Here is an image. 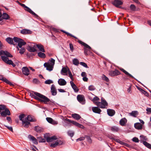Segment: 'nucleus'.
<instances>
[{"instance_id": "41", "label": "nucleus", "mask_w": 151, "mask_h": 151, "mask_svg": "<svg viewBox=\"0 0 151 151\" xmlns=\"http://www.w3.org/2000/svg\"><path fill=\"white\" fill-rule=\"evenodd\" d=\"M102 78L103 80L107 82H108L109 81V79L104 75L102 76Z\"/></svg>"}, {"instance_id": "50", "label": "nucleus", "mask_w": 151, "mask_h": 151, "mask_svg": "<svg viewBox=\"0 0 151 151\" xmlns=\"http://www.w3.org/2000/svg\"><path fill=\"white\" fill-rule=\"evenodd\" d=\"M85 137H81L77 139H76V141L77 142H78V141H81L85 139Z\"/></svg>"}, {"instance_id": "28", "label": "nucleus", "mask_w": 151, "mask_h": 151, "mask_svg": "<svg viewBox=\"0 0 151 151\" xmlns=\"http://www.w3.org/2000/svg\"><path fill=\"white\" fill-rule=\"evenodd\" d=\"M22 123L23 124H24V127L26 128H27L30 124V123L27 121L26 119L24 121H22Z\"/></svg>"}, {"instance_id": "48", "label": "nucleus", "mask_w": 151, "mask_h": 151, "mask_svg": "<svg viewBox=\"0 0 151 151\" xmlns=\"http://www.w3.org/2000/svg\"><path fill=\"white\" fill-rule=\"evenodd\" d=\"M67 70L65 68H63L61 70V72H63L65 73H67Z\"/></svg>"}, {"instance_id": "20", "label": "nucleus", "mask_w": 151, "mask_h": 151, "mask_svg": "<svg viewBox=\"0 0 151 151\" xmlns=\"http://www.w3.org/2000/svg\"><path fill=\"white\" fill-rule=\"evenodd\" d=\"M70 83L72 88L74 91L75 92H78L79 90L73 82L72 81H71Z\"/></svg>"}, {"instance_id": "53", "label": "nucleus", "mask_w": 151, "mask_h": 151, "mask_svg": "<svg viewBox=\"0 0 151 151\" xmlns=\"http://www.w3.org/2000/svg\"><path fill=\"white\" fill-rule=\"evenodd\" d=\"M81 64L82 66H83L84 67L86 68H88V66L85 63L81 62L80 63Z\"/></svg>"}, {"instance_id": "11", "label": "nucleus", "mask_w": 151, "mask_h": 151, "mask_svg": "<svg viewBox=\"0 0 151 151\" xmlns=\"http://www.w3.org/2000/svg\"><path fill=\"white\" fill-rule=\"evenodd\" d=\"M78 100L82 104H85L84 96L83 95H78L77 96Z\"/></svg>"}, {"instance_id": "1", "label": "nucleus", "mask_w": 151, "mask_h": 151, "mask_svg": "<svg viewBox=\"0 0 151 151\" xmlns=\"http://www.w3.org/2000/svg\"><path fill=\"white\" fill-rule=\"evenodd\" d=\"M34 95H32V97L40 102H43L45 104H48L50 105H55V101L50 100L46 96L37 92H34Z\"/></svg>"}, {"instance_id": "43", "label": "nucleus", "mask_w": 151, "mask_h": 151, "mask_svg": "<svg viewBox=\"0 0 151 151\" xmlns=\"http://www.w3.org/2000/svg\"><path fill=\"white\" fill-rule=\"evenodd\" d=\"M5 106L4 105H0V113L2 111L4 110L6 108Z\"/></svg>"}, {"instance_id": "31", "label": "nucleus", "mask_w": 151, "mask_h": 151, "mask_svg": "<svg viewBox=\"0 0 151 151\" xmlns=\"http://www.w3.org/2000/svg\"><path fill=\"white\" fill-rule=\"evenodd\" d=\"M120 69L122 71L123 73H124L125 74L128 76H130L131 78H134V77L132 76L131 74L128 73L126 71L124 70V69L122 68H120Z\"/></svg>"}, {"instance_id": "37", "label": "nucleus", "mask_w": 151, "mask_h": 151, "mask_svg": "<svg viewBox=\"0 0 151 151\" xmlns=\"http://www.w3.org/2000/svg\"><path fill=\"white\" fill-rule=\"evenodd\" d=\"M130 115L132 116L136 117L138 114V112L136 111H132V112L130 113Z\"/></svg>"}, {"instance_id": "26", "label": "nucleus", "mask_w": 151, "mask_h": 151, "mask_svg": "<svg viewBox=\"0 0 151 151\" xmlns=\"http://www.w3.org/2000/svg\"><path fill=\"white\" fill-rule=\"evenodd\" d=\"M6 40L7 42L10 44H12L14 45H15V44L14 43L15 42H13V39H12V38L8 37L6 39Z\"/></svg>"}, {"instance_id": "25", "label": "nucleus", "mask_w": 151, "mask_h": 151, "mask_svg": "<svg viewBox=\"0 0 151 151\" xmlns=\"http://www.w3.org/2000/svg\"><path fill=\"white\" fill-rule=\"evenodd\" d=\"M27 50L30 52H33L36 51V47L34 45L33 47L29 46L27 47Z\"/></svg>"}, {"instance_id": "9", "label": "nucleus", "mask_w": 151, "mask_h": 151, "mask_svg": "<svg viewBox=\"0 0 151 151\" xmlns=\"http://www.w3.org/2000/svg\"><path fill=\"white\" fill-rule=\"evenodd\" d=\"M112 4L116 7L120 8V6H119V5H122L123 4V2L120 0H114L112 2Z\"/></svg>"}, {"instance_id": "35", "label": "nucleus", "mask_w": 151, "mask_h": 151, "mask_svg": "<svg viewBox=\"0 0 151 151\" xmlns=\"http://www.w3.org/2000/svg\"><path fill=\"white\" fill-rule=\"evenodd\" d=\"M111 130L113 132H118L119 130V129L117 127L113 126L111 127Z\"/></svg>"}, {"instance_id": "38", "label": "nucleus", "mask_w": 151, "mask_h": 151, "mask_svg": "<svg viewBox=\"0 0 151 151\" xmlns=\"http://www.w3.org/2000/svg\"><path fill=\"white\" fill-rule=\"evenodd\" d=\"M73 64L75 65H77L79 64V61L76 58H74L73 60Z\"/></svg>"}, {"instance_id": "16", "label": "nucleus", "mask_w": 151, "mask_h": 151, "mask_svg": "<svg viewBox=\"0 0 151 151\" xmlns=\"http://www.w3.org/2000/svg\"><path fill=\"white\" fill-rule=\"evenodd\" d=\"M4 55L7 57H12V55L6 51H3L1 50L0 51V55Z\"/></svg>"}, {"instance_id": "5", "label": "nucleus", "mask_w": 151, "mask_h": 151, "mask_svg": "<svg viewBox=\"0 0 151 151\" xmlns=\"http://www.w3.org/2000/svg\"><path fill=\"white\" fill-rule=\"evenodd\" d=\"M1 58L7 64L11 65L14 67L15 66V65L13 63L12 61L11 60H9L7 57L4 56H1Z\"/></svg>"}, {"instance_id": "18", "label": "nucleus", "mask_w": 151, "mask_h": 151, "mask_svg": "<svg viewBox=\"0 0 151 151\" xmlns=\"http://www.w3.org/2000/svg\"><path fill=\"white\" fill-rule=\"evenodd\" d=\"M92 109L94 112L98 114H100L101 111V110L97 107H92Z\"/></svg>"}, {"instance_id": "56", "label": "nucleus", "mask_w": 151, "mask_h": 151, "mask_svg": "<svg viewBox=\"0 0 151 151\" xmlns=\"http://www.w3.org/2000/svg\"><path fill=\"white\" fill-rule=\"evenodd\" d=\"M86 137L87 139L89 142L90 143L92 141L90 137H89L88 136H86Z\"/></svg>"}, {"instance_id": "12", "label": "nucleus", "mask_w": 151, "mask_h": 151, "mask_svg": "<svg viewBox=\"0 0 151 151\" xmlns=\"http://www.w3.org/2000/svg\"><path fill=\"white\" fill-rule=\"evenodd\" d=\"M120 72L117 70L111 71L109 72V74L111 76H113L120 74Z\"/></svg>"}, {"instance_id": "10", "label": "nucleus", "mask_w": 151, "mask_h": 151, "mask_svg": "<svg viewBox=\"0 0 151 151\" xmlns=\"http://www.w3.org/2000/svg\"><path fill=\"white\" fill-rule=\"evenodd\" d=\"M67 121L69 122L72 123L74 125H75V126L77 127H79L81 128H84V127L83 125L76 122L73 120H71L69 119H68L67 120Z\"/></svg>"}, {"instance_id": "2", "label": "nucleus", "mask_w": 151, "mask_h": 151, "mask_svg": "<svg viewBox=\"0 0 151 151\" xmlns=\"http://www.w3.org/2000/svg\"><path fill=\"white\" fill-rule=\"evenodd\" d=\"M99 100V99L97 96H95L92 101L98 106L101 108H105L106 106L108 105V103L103 98H101V102H97Z\"/></svg>"}, {"instance_id": "61", "label": "nucleus", "mask_w": 151, "mask_h": 151, "mask_svg": "<svg viewBox=\"0 0 151 151\" xmlns=\"http://www.w3.org/2000/svg\"><path fill=\"white\" fill-rule=\"evenodd\" d=\"M83 79L84 81H87L88 80V78L86 76L83 77Z\"/></svg>"}, {"instance_id": "57", "label": "nucleus", "mask_w": 151, "mask_h": 151, "mask_svg": "<svg viewBox=\"0 0 151 151\" xmlns=\"http://www.w3.org/2000/svg\"><path fill=\"white\" fill-rule=\"evenodd\" d=\"M5 126L9 130L13 132V129L12 127H9L5 125Z\"/></svg>"}, {"instance_id": "17", "label": "nucleus", "mask_w": 151, "mask_h": 151, "mask_svg": "<svg viewBox=\"0 0 151 151\" xmlns=\"http://www.w3.org/2000/svg\"><path fill=\"white\" fill-rule=\"evenodd\" d=\"M51 91L52 94L53 96H55L57 94V91L54 85H52L51 86Z\"/></svg>"}, {"instance_id": "6", "label": "nucleus", "mask_w": 151, "mask_h": 151, "mask_svg": "<svg viewBox=\"0 0 151 151\" xmlns=\"http://www.w3.org/2000/svg\"><path fill=\"white\" fill-rule=\"evenodd\" d=\"M18 3L20 5L24 8V9L25 10L29 12V13L32 14L35 16H37L35 13L32 11L27 6H26L25 4L19 2Z\"/></svg>"}, {"instance_id": "40", "label": "nucleus", "mask_w": 151, "mask_h": 151, "mask_svg": "<svg viewBox=\"0 0 151 151\" xmlns=\"http://www.w3.org/2000/svg\"><path fill=\"white\" fill-rule=\"evenodd\" d=\"M38 55L41 58H45V54L41 52L38 53Z\"/></svg>"}, {"instance_id": "24", "label": "nucleus", "mask_w": 151, "mask_h": 151, "mask_svg": "<svg viewBox=\"0 0 151 151\" xmlns=\"http://www.w3.org/2000/svg\"><path fill=\"white\" fill-rule=\"evenodd\" d=\"M107 112L108 115L111 116H113L115 114V111L112 109H107Z\"/></svg>"}, {"instance_id": "47", "label": "nucleus", "mask_w": 151, "mask_h": 151, "mask_svg": "<svg viewBox=\"0 0 151 151\" xmlns=\"http://www.w3.org/2000/svg\"><path fill=\"white\" fill-rule=\"evenodd\" d=\"M25 50V49L24 48V47L21 48H21L20 50L19 53L21 54H23Z\"/></svg>"}, {"instance_id": "34", "label": "nucleus", "mask_w": 151, "mask_h": 151, "mask_svg": "<svg viewBox=\"0 0 151 151\" xmlns=\"http://www.w3.org/2000/svg\"><path fill=\"white\" fill-rule=\"evenodd\" d=\"M35 128V130L38 132H40L42 131V129L39 126H36Z\"/></svg>"}, {"instance_id": "32", "label": "nucleus", "mask_w": 151, "mask_h": 151, "mask_svg": "<svg viewBox=\"0 0 151 151\" xmlns=\"http://www.w3.org/2000/svg\"><path fill=\"white\" fill-rule=\"evenodd\" d=\"M60 142V141L59 140H57L56 142L55 143H52L50 145V146L51 147H54L58 145H60V144L59 143Z\"/></svg>"}, {"instance_id": "49", "label": "nucleus", "mask_w": 151, "mask_h": 151, "mask_svg": "<svg viewBox=\"0 0 151 151\" xmlns=\"http://www.w3.org/2000/svg\"><path fill=\"white\" fill-rule=\"evenodd\" d=\"M88 89L90 91H93L95 89V88L93 86L91 85L89 87Z\"/></svg>"}, {"instance_id": "55", "label": "nucleus", "mask_w": 151, "mask_h": 151, "mask_svg": "<svg viewBox=\"0 0 151 151\" xmlns=\"http://www.w3.org/2000/svg\"><path fill=\"white\" fill-rule=\"evenodd\" d=\"M69 45L70 50L72 52H73V51L74 48L73 44L71 43H70Z\"/></svg>"}, {"instance_id": "21", "label": "nucleus", "mask_w": 151, "mask_h": 151, "mask_svg": "<svg viewBox=\"0 0 151 151\" xmlns=\"http://www.w3.org/2000/svg\"><path fill=\"white\" fill-rule=\"evenodd\" d=\"M78 42L80 44H81L82 45L84 46L85 48H88L89 50H90L91 49V47L89 46L87 44H86V43L82 42V41L78 40Z\"/></svg>"}, {"instance_id": "15", "label": "nucleus", "mask_w": 151, "mask_h": 151, "mask_svg": "<svg viewBox=\"0 0 151 151\" xmlns=\"http://www.w3.org/2000/svg\"><path fill=\"white\" fill-rule=\"evenodd\" d=\"M28 138L32 141L34 144H37L38 142L37 139L33 136L31 135H29L28 136Z\"/></svg>"}, {"instance_id": "63", "label": "nucleus", "mask_w": 151, "mask_h": 151, "mask_svg": "<svg viewBox=\"0 0 151 151\" xmlns=\"http://www.w3.org/2000/svg\"><path fill=\"white\" fill-rule=\"evenodd\" d=\"M3 80L6 83L9 84H10V82L9 81L6 79L4 78Z\"/></svg>"}, {"instance_id": "30", "label": "nucleus", "mask_w": 151, "mask_h": 151, "mask_svg": "<svg viewBox=\"0 0 151 151\" xmlns=\"http://www.w3.org/2000/svg\"><path fill=\"white\" fill-rule=\"evenodd\" d=\"M36 46L40 51L43 52H45L44 47L42 45H37Z\"/></svg>"}, {"instance_id": "23", "label": "nucleus", "mask_w": 151, "mask_h": 151, "mask_svg": "<svg viewBox=\"0 0 151 151\" xmlns=\"http://www.w3.org/2000/svg\"><path fill=\"white\" fill-rule=\"evenodd\" d=\"M135 128L137 129H141L142 128V125L140 123H136L134 124Z\"/></svg>"}, {"instance_id": "36", "label": "nucleus", "mask_w": 151, "mask_h": 151, "mask_svg": "<svg viewBox=\"0 0 151 151\" xmlns=\"http://www.w3.org/2000/svg\"><path fill=\"white\" fill-rule=\"evenodd\" d=\"M143 144L146 147L149 149H151V145L148 143L147 142L144 141L143 142Z\"/></svg>"}, {"instance_id": "14", "label": "nucleus", "mask_w": 151, "mask_h": 151, "mask_svg": "<svg viewBox=\"0 0 151 151\" xmlns=\"http://www.w3.org/2000/svg\"><path fill=\"white\" fill-rule=\"evenodd\" d=\"M47 121L49 123L55 125L57 124L58 122L57 121L54 120L52 118L50 117H47L46 118Z\"/></svg>"}, {"instance_id": "58", "label": "nucleus", "mask_w": 151, "mask_h": 151, "mask_svg": "<svg viewBox=\"0 0 151 151\" xmlns=\"http://www.w3.org/2000/svg\"><path fill=\"white\" fill-rule=\"evenodd\" d=\"M84 54L86 55H88L87 50L85 48H84Z\"/></svg>"}, {"instance_id": "45", "label": "nucleus", "mask_w": 151, "mask_h": 151, "mask_svg": "<svg viewBox=\"0 0 151 151\" xmlns=\"http://www.w3.org/2000/svg\"><path fill=\"white\" fill-rule=\"evenodd\" d=\"M45 83L46 84H50L52 83L53 81L50 80H47L45 81Z\"/></svg>"}, {"instance_id": "39", "label": "nucleus", "mask_w": 151, "mask_h": 151, "mask_svg": "<svg viewBox=\"0 0 151 151\" xmlns=\"http://www.w3.org/2000/svg\"><path fill=\"white\" fill-rule=\"evenodd\" d=\"M39 142H45V140L44 138H42L41 137H37Z\"/></svg>"}, {"instance_id": "60", "label": "nucleus", "mask_w": 151, "mask_h": 151, "mask_svg": "<svg viewBox=\"0 0 151 151\" xmlns=\"http://www.w3.org/2000/svg\"><path fill=\"white\" fill-rule=\"evenodd\" d=\"M33 82L34 83H37L38 82V81L37 79H33Z\"/></svg>"}, {"instance_id": "42", "label": "nucleus", "mask_w": 151, "mask_h": 151, "mask_svg": "<svg viewBox=\"0 0 151 151\" xmlns=\"http://www.w3.org/2000/svg\"><path fill=\"white\" fill-rule=\"evenodd\" d=\"M68 135L71 137H72L74 134V132L71 131H68Z\"/></svg>"}, {"instance_id": "27", "label": "nucleus", "mask_w": 151, "mask_h": 151, "mask_svg": "<svg viewBox=\"0 0 151 151\" xmlns=\"http://www.w3.org/2000/svg\"><path fill=\"white\" fill-rule=\"evenodd\" d=\"M127 121V120L125 118H123L120 120L119 124L121 126H124L125 125Z\"/></svg>"}, {"instance_id": "51", "label": "nucleus", "mask_w": 151, "mask_h": 151, "mask_svg": "<svg viewBox=\"0 0 151 151\" xmlns=\"http://www.w3.org/2000/svg\"><path fill=\"white\" fill-rule=\"evenodd\" d=\"M69 76L72 80H73V75L70 71H68Z\"/></svg>"}, {"instance_id": "64", "label": "nucleus", "mask_w": 151, "mask_h": 151, "mask_svg": "<svg viewBox=\"0 0 151 151\" xmlns=\"http://www.w3.org/2000/svg\"><path fill=\"white\" fill-rule=\"evenodd\" d=\"M140 137L142 140H146V138L143 135H141Z\"/></svg>"}, {"instance_id": "8", "label": "nucleus", "mask_w": 151, "mask_h": 151, "mask_svg": "<svg viewBox=\"0 0 151 151\" xmlns=\"http://www.w3.org/2000/svg\"><path fill=\"white\" fill-rule=\"evenodd\" d=\"M4 111H2L1 113V116L3 117H5L6 115H10V112L9 110L5 108Z\"/></svg>"}, {"instance_id": "4", "label": "nucleus", "mask_w": 151, "mask_h": 151, "mask_svg": "<svg viewBox=\"0 0 151 151\" xmlns=\"http://www.w3.org/2000/svg\"><path fill=\"white\" fill-rule=\"evenodd\" d=\"M13 40L16 43L15 45L18 44V46L20 48H21L23 45L26 44V43L23 40L17 37H14Z\"/></svg>"}, {"instance_id": "19", "label": "nucleus", "mask_w": 151, "mask_h": 151, "mask_svg": "<svg viewBox=\"0 0 151 151\" xmlns=\"http://www.w3.org/2000/svg\"><path fill=\"white\" fill-rule=\"evenodd\" d=\"M32 33V31L28 29H24L21 31V33L24 35L31 34Z\"/></svg>"}, {"instance_id": "46", "label": "nucleus", "mask_w": 151, "mask_h": 151, "mask_svg": "<svg viewBox=\"0 0 151 151\" xmlns=\"http://www.w3.org/2000/svg\"><path fill=\"white\" fill-rule=\"evenodd\" d=\"M25 117V115L23 114H21L19 116V118L20 119V120H21L22 121H22H24V120L23 119Z\"/></svg>"}, {"instance_id": "62", "label": "nucleus", "mask_w": 151, "mask_h": 151, "mask_svg": "<svg viewBox=\"0 0 151 151\" xmlns=\"http://www.w3.org/2000/svg\"><path fill=\"white\" fill-rule=\"evenodd\" d=\"M81 76L83 77H84V76H86V73L85 72H82L81 74Z\"/></svg>"}, {"instance_id": "54", "label": "nucleus", "mask_w": 151, "mask_h": 151, "mask_svg": "<svg viewBox=\"0 0 151 151\" xmlns=\"http://www.w3.org/2000/svg\"><path fill=\"white\" fill-rule=\"evenodd\" d=\"M132 140L133 141L136 142H139V139L138 138L136 137L133 138L132 139Z\"/></svg>"}, {"instance_id": "13", "label": "nucleus", "mask_w": 151, "mask_h": 151, "mask_svg": "<svg viewBox=\"0 0 151 151\" xmlns=\"http://www.w3.org/2000/svg\"><path fill=\"white\" fill-rule=\"evenodd\" d=\"M22 70L23 73L26 76H28L29 74V70L27 67H24L22 68Z\"/></svg>"}, {"instance_id": "22", "label": "nucleus", "mask_w": 151, "mask_h": 151, "mask_svg": "<svg viewBox=\"0 0 151 151\" xmlns=\"http://www.w3.org/2000/svg\"><path fill=\"white\" fill-rule=\"evenodd\" d=\"M58 84L61 86H64L66 84V82L65 80L62 78L60 79L58 81Z\"/></svg>"}, {"instance_id": "33", "label": "nucleus", "mask_w": 151, "mask_h": 151, "mask_svg": "<svg viewBox=\"0 0 151 151\" xmlns=\"http://www.w3.org/2000/svg\"><path fill=\"white\" fill-rule=\"evenodd\" d=\"M27 121L29 122H34L36 121L35 119H32V117L30 116H28L26 119H25Z\"/></svg>"}, {"instance_id": "52", "label": "nucleus", "mask_w": 151, "mask_h": 151, "mask_svg": "<svg viewBox=\"0 0 151 151\" xmlns=\"http://www.w3.org/2000/svg\"><path fill=\"white\" fill-rule=\"evenodd\" d=\"M142 93H143L145 96H149V94L148 93L145 91L143 90L142 91Z\"/></svg>"}, {"instance_id": "59", "label": "nucleus", "mask_w": 151, "mask_h": 151, "mask_svg": "<svg viewBox=\"0 0 151 151\" xmlns=\"http://www.w3.org/2000/svg\"><path fill=\"white\" fill-rule=\"evenodd\" d=\"M146 111L148 113H151V108H147L146 109Z\"/></svg>"}, {"instance_id": "7", "label": "nucleus", "mask_w": 151, "mask_h": 151, "mask_svg": "<svg viewBox=\"0 0 151 151\" xmlns=\"http://www.w3.org/2000/svg\"><path fill=\"white\" fill-rule=\"evenodd\" d=\"M44 137L46 139L47 141L48 142H51L57 139L55 136H53L51 137H48V134H46L44 135Z\"/></svg>"}, {"instance_id": "29", "label": "nucleus", "mask_w": 151, "mask_h": 151, "mask_svg": "<svg viewBox=\"0 0 151 151\" xmlns=\"http://www.w3.org/2000/svg\"><path fill=\"white\" fill-rule=\"evenodd\" d=\"M72 117L76 120H78L81 118V116L79 114H72Z\"/></svg>"}, {"instance_id": "44", "label": "nucleus", "mask_w": 151, "mask_h": 151, "mask_svg": "<svg viewBox=\"0 0 151 151\" xmlns=\"http://www.w3.org/2000/svg\"><path fill=\"white\" fill-rule=\"evenodd\" d=\"M130 9L133 11L135 10L136 9V7L135 5L134 4H131L130 6Z\"/></svg>"}, {"instance_id": "3", "label": "nucleus", "mask_w": 151, "mask_h": 151, "mask_svg": "<svg viewBox=\"0 0 151 151\" xmlns=\"http://www.w3.org/2000/svg\"><path fill=\"white\" fill-rule=\"evenodd\" d=\"M55 63V60L51 58L49 60L48 62L45 63L44 64V66L46 68L47 70L50 71L53 70Z\"/></svg>"}]
</instances>
